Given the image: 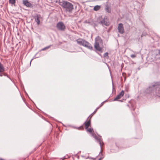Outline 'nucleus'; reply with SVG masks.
I'll return each instance as SVG.
<instances>
[{"mask_svg":"<svg viewBox=\"0 0 160 160\" xmlns=\"http://www.w3.org/2000/svg\"><path fill=\"white\" fill-rule=\"evenodd\" d=\"M160 85V82L152 83L145 90V92L151 95L160 97V87H159Z\"/></svg>","mask_w":160,"mask_h":160,"instance_id":"obj_1","label":"nucleus"},{"mask_svg":"<svg viewBox=\"0 0 160 160\" xmlns=\"http://www.w3.org/2000/svg\"><path fill=\"white\" fill-rule=\"evenodd\" d=\"M85 128L87 132L90 133L92 136L95 138V139L98 140L99 142L101 147L103 146V143L102 142V140L101 139V137L99 136H97L94 133L93 129L91 128H89L90 126L91 122L90 121H86L84 123Z\"/></svg>","mask_w":160,"mask_h":160,"instance_id":"obj_2","label":"nucleus"},{"mask_svg":"<svg viewBox=\"0 0 160 160\" xmlns=\"http://www.w3.org/2000/svg\"><path fill=\"white\" fill-rule=\"evenodd\" d=\"M59 4L62 6L67 11L71 12L73 9V5L71 3L64 1H60Z\"/></svg>","mask_w":160,"mask_h":160,"instance_id":"obj_3","label":"nucleus"},{"mask_svg":"<svg viewBox=\"0 0 160 160\" xmlns=\"http://www.w3.org/2000/svg\"><path fill=\"white\" fill-rule=\"evenodd\" d=\"M76 41L78 44L79 45H82L90 50H92L93 47L91 44L84 40L79 38L76 40Z\"/></svg>","mask_w":160,"mask_h":160,"instance_id":"obj_4","label":"nucleus"},{"mask_svg":"<svg viewBox=\"0 0 160 160\" xmlns=\"http://www.w3.org/2000/svg\"><path fill=\"white\" fill-rule=\"evenodd\" d=\"M98 22L102 26H108L109 24V20L106 16H105L103 18L102 17H99L98 19Z\"/></svg>","mask_w":160,"mask_h":160,"instance_id":"obj_5","label":"nucleus"},{"mask_svg":"<svg viewBox=\"0 0 160 160\" xmlns=\"http://www.w3.org/2000/svg\"><path fill=\"white\" fill-rule=\"evenodd\" d=\"M56 27L59 30L64 31L66 28L65 26L62 22H59L57 23Z\"/></svg>","mask_w":160,"mask_h":160,"instance_id":"obj_6","label":"nucleus"},{"mask_svg":"<svg viewBox=\"0 0 160 160\" xmlns=\"http://www.w3.org/2000/svg\"><path fill=\"white\" fill-rule=\"evenodd\" d=\"M118 32L120 34H122L124 32L123 24L122 23L119 24L118 28Z\"/></svg>","mask_w":160,"mask_h":160,"instance_id":"obj_7","label":"nucleus"},{"mask_svg":"<svg viewBox=\"0 0 160 160\" xmlns=\"http://www.w3.org/2000/svg\"><path fill=\"white\" fill-rule=\"evenodd\" d=\"M102 43V40L101 38L99 36L95 38V42L94 44H100Z\"/></svg>","mask_w":160,"mask_h":160,"instance_id":"obj_8","label":"nucleus"},{"mask_svg":"<svg viewBox=\"0 0 160 160\" xmlns=\"http://www.w3.org/2000/svg\"><path fill=\"white\" fill-rule=\"evenodd\" d=\"M124 93V91L122 90V91L117 95L116 98L113 100V101H116L118 100V99L122 97Z\"/></svg>","mask_w":160,"mask_h":160,"instance_id":"obj_9","label":"nucleus"},{"mask_svg":"<svg viewBox=\"0 0 160 160\" xmlns=\"http://www.w3.org/2000/svg\"><path fill=\"white\" fill-rule=\"evenodd\" d=\"M40 18L41 16L40 14H36V16H35L34 17L35 21L38 25H39L40 23Z\"/></svg>","mask_w":160,"mask_h":160,"instance_id":"obj_10","label":"nucleus"},{"mask_svg":"<svg viewBox=\"0 0 160 160\" xmlns=\"http://www.w3.org/2000/svg\"><path fill=\"white\" fill-rule=\"evenodd\" d=\"M94 47L96 51H98L101 52H102V49L100 46L99 44H94Z\"/></svg>","mask_w":160,"mask_h":160,"instance_id":"obj_11","label":"nucleus"},{"mask_svg":"<svg viewBox=\"0 0 160 160\" xmlns=\"http://www.w3.org/2000/svg\"><path fill=\"white\" fill-rule=\"evenodd\" d=\"M131 110H132V114L135 117V114L136 115H137L138 114L139 112L138 111H137V112H134V111L135 110V108L134 106V105H133L132 104L131 105Z\"/></svg>","mask_w":160,"mask_h":160,"instance_id":"obj_12","label":"nucleus"},{"mask_svg":"<svg viewBox=\"0 0 160 160\" xmlns=\"http://www.w3.org/2000/svg\"><path fill=\"white\" fill-rule=\"evenodd\" d=\"M23 3L24 5L28 7H30L31 5V4L28 0H23Z\"/></svg>","mask_w":160,"mask_h":160,"instance_id":"obj_13","label":"nucleus"},{"mask_svg":"<svg viewBox=\"0 0 160 160\" xmlns=\"http://www.w3.org/2000/svg\"><path fill=\"white\" fill-rule=\"evenodd\" d=\"M105 10L107 12L110 13L111 12V8L108 5H106L105 6Z\"/></svg>","mask_w":160,"mask_h":160,"instance_id":"obj_14","label":"nucleus"},{"mask_svg":"<svg viewBox=\"0 0 160 160\" xmlns=\"http://www.w3.org/2000/svg\"><path fill=\"white\" fill-rule=\"evenodd\" d=\"M5 71V68L3 65L0 62V72H2Z\"/></svg>","mask_w":160,"mask_h":160,"instance_id":"obj_15","label":"nucleus"},{"mask_svg":"<svg viewBox=\"0 0 160 160\" xmlns=\"http://www.w3.org/2000/svg\"><path fill=\"white\" fill-rule=\"evenodd\" d=\"M101 7L99 5L95 6L93 8V10L95 11H97L100 9Z\"/></svg>","mask_w":160,"mask_h":160,"instance_id":"obj_16","label":"nucleus"},{"mask_svg":"<svg viewBox=\"0 0 160 160\" xmlns=\"http://www.w3.org/2000/svg\"><path fill=\"white\" fill-rule=\"evenodd\" d=\"M52 46V45H50L49 46H47V47L42 48L40 51H44L45 50L48 49H49V48H50Z\"/></svg>","mask_w":160,"mask_h":160,"instance_id":"obj_17","label":"nucleus"},{"mask_svg":"<svg viewBox=\"0 0 160 160\" xmlns=\"http://www.w3.org/2000/svg\"><path fill=\"white\" fill-rule=\"evenodd\" d=\"M133 52H134V53H135V54H132L130 56V57H131V58H135L136 56V55L135 54H138V53L137 52H134V51H133Z\"/></svg>","mask_w":160,"mask_h":160,"instance_id":"obj_18","label":"nucleus"},{"mask_svg":"<svg viewBox=\"0 0 160 160\" xmlns=\"http://www.w3.org/2000/svg\"><path fill=\"white\" fill-rule=\"evenodd\" d=\"M9 2L12 4H14L15 2V0H9Z\"/></svg>","mask_w":160,"mask_h":160,"instance_id":"obj_19","label":"nucleus"},{"mask_svg":"<svg viewBox=\"0 0 160 160\" xmlns=\"http://www.w3.org/2000/svg\"><path fill=\"white\" fill-rule=\"evenodd\" d=\"M108 52H106L103 55V57L104 58H108Z\"/></svg>","mask_w":160,"mask_h":160,"instance_id":"obj_20","label":"nucleus"},{"mask_svg":"<svg viewBox=\"0 0 160 160\" xmlns=\"http://www.w3.org/2000/svg\"><path fill=\"white\" fill-rule=\"evenodd\" d=\"M37 54V53H36V54L35 55V56H34V57H33V58L32 59H31V60L30 62V64H31V62L33 60V59H35V58H38V57H37V56H36Z\"/></svg>","mask_w":160,"mask_h":160,"instance_id":"obj_21","label":"nucleus"},{"mask_svg":"<svg viewBox=\"0 0 160 160\" xmlns=\"http://www.w3.org/2000/svg\"><path fill=\"white\" fill-rule=\"evenodd\" d=\"M92 116V113L87 118L86 120H90L91 119V117Z\"/></svg>","mask_w":160,"mask_h":160,"instance_id":"obj_22","label":"nucleus"},{"mask_svg":"<svg viewBox=\"0 0 160 160\" xmlns=\"http://www.w3.org/2000/svg\"><path fill=\"white\" fill-rule=\"evenodd\" d=\"M2 74L4 76H7L8 78H9L10 79H11L9 77L8 75L6 73H3Z\"/></svg>","mask_w":160,"mask_h":160,"instance_id":"obj_23","label":"nucleus"},{"mask_svg":"<svg viewBox=\"0 0 160 160\" xmlns=\"http://www.w3.org/2000/svg\"><path fill=\"white\" fill-rule=\"evenodd\" d=\"M88 23L90 24V25H92L93 23L92 22H91V21L90 20H88Z\"/></svg>","mask_w":160,"mask_h":160,"instance_id":"obj_24","label":"nucleus"},{"mask_svg":"<svg viewBox=\"0 0 160 160\" xmlns=\"http://www.w3.org/2000/svg\"><path fill=\"white\" fill-rule=\"evenodd\" d=\"M146 34L145 33H143L141 35V37H142L143 36L146 35Z\"/></svg>","mask_w":160,"mask_h":160,"instance_id":"obj_25","label":"nucleus"},{"mask_svg":"<svg viewBox=\"0 0 160 160\" xmlns=\"http://www.w3.org/2000/svg\"><path fill=\"white\" fill-rule=\"evenodd\" d=\"M106 101H104L103 102H102L101 104V106L100 107H101L102 106L103 104V103H104V102H105Z\"/></svg>","mask_w":160,"mask_h":160,"instance_id":"obj_26","label":"nucleus"},{"mask_svg":"<svg viewBox=\"0 0 160 160\" xmlns=\"http://www.w3.org/2000/svg\"><path fill=\"white\" fill-rule=\"evenodd\" d=\"M88 20H86L85 21L84 23H88Z\"/></svg>","mask_w":160,"mask_h":160,"instance_id":"obj_27","label":"nucleus"},{"mask_svg":"<svg viewBox=\"0 0 160 160\" xmlns=\"http://www.w3.org/2000/svg\"><path fill=\"white\" fill-rule=\"evenodd\" d=\"M80 129H83V128L82 127H80L79 128Z\"/></svg>","mask_w":160,"mask_h":160,"instance_id":"obj_28","label":"nucleus"},{"mask_svg":"<svg viewBox=\"0 0 160 160\" xmlns=\"http://www.w3.org/2000/svg\"><path fill=\"white\" fill-rule=\"evenodd\" d=\"M99 108H97V109H96L94 111V112H93V113H95L97 111V110Z\"/></svg>","mask_w":160,"mask_h":160,"instance_id":"obj_29","label":"nucleus"},{"mask_svg":"<svg viewBox=\"0 0 160 160\" xmlns=\"http://www.w3.org/2000/svg\"><path fill=\"white\" fill-rule=\"evenodd\" d=\"M103 158V157H101L100 158H99V160H101L102 158Z\"/></svg>","mask_w":160,"mask_h":160,"instance_id":"obj_30","label":"nucleus"},{"mask_svg":"<svg viewBox=\"0 0 160 160\" xmlns=\"http://www.w3.org/2000/svg\"><path fill=\"white\" fill-rule=\"evenodd\" d=\"M102 153L101 152L99 154V155L100 156V155H102Z\"/></svg>","mask_w":160,"mask_h":160,"instance_id":"obj_31","label":"nucleus"},{"mask_svg":"<svg viewBox=\"0 0 160 160\" xmlns=\"http://www.w3.org/2000/svg\"><path fill=\"white\" fill-rule=\"evenodd\" d=\"M158 54L160 55V50L158 52Z\"/></svg>","mask_w":160,"mask_h":160,"instance_id":"obj_32","label":"nucleus"},{"mask_svg":"<svg viewBox=\"0 0 160 160\" xmlns=\"http://www.w3.org/2000/svg\"><path fill=\"white\" fill-rule=\"evenodd\" d=\"M112 89H113V90L114 88H113V84H112Z\"/></svg>","mask_w":160,"mask_h":160,"instance_id":"obj_33","label":"nucleus"},{"mask_svg":"<svg viewBox=\"0 0 160 160\" xmlns=\"http://www.w3.org/2000/svg\"><path fill=\"white\" fill-rule=\"evenodd\" d=\"M2 76V74H0V76Z\"/></svg>","mask_w":160,"mask_h":160,"instance_id":"obj_34","label":"nucleus"},{"mask_svg":"<svg viewBox=\"0 0 160 160\" xmlns=\"http://www.w3.org/2000/svg\"><path fill=\"white\" fill-rule=\"evenodd\" d=\"M99 55L100 56H101V54H99Z\"/></svg>","mask_w":160,"mask_h":160,"instance_id":"obj_35","label":"nucleus"}]
</instances>
